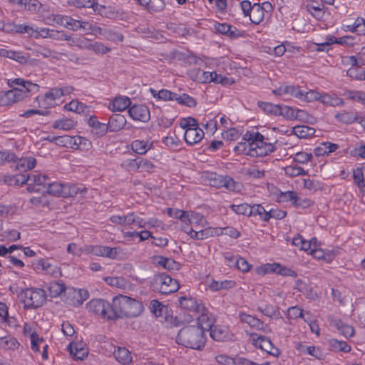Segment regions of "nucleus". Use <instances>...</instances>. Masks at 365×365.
Masks as SVG:
<instances>
[{
	"instance_id": "obj_55",
	"label": "nucleus",
	"mask_w": 365,
	"mask_h": 365,
	"mask_svg": "<svg viewBox=\"0 0 365 365\" xmlns=\"http://www.w3.org/2000/svg\"><path fill=\"white\" fill-rule=\"evenodd\" d=\"M279 267V263H267L257 267L256 272L259 274L264 275L269 273H276V268Z\"/></svg>"
},
{
	"instance_id": "obj_60",
	"label": "nucleus",
	"mask_w": 365,
	"mask_h": 365,
	"mask_svg": "<svg viewBox=\"0 0 365 365\" xmlns=\"http://www.w3.org/2000/svg\"><path fill=\"white\" fill-rule=\"evenodd\" d=\"M307 11L315 18L319 19L323 15L324 12L322 8L317 2H312L307 6Z\"/></svg>"
},
{
	"instance_id": "obj_42",
	"label": "nucleus",
	"mask_w": 365,
	"mask_h": 365,
	"mask_svg": "<svg viewBox=\"0 0 365 365\" xmlns=\"http://www.w3.org/2000/svg\"><path fill=\"white\" fill-rule=\"evenodd\" d=\"M334 324L340 333L346 338H350L354 336V329L351 326L344 324L340 319L336 320Z\"/></svg>"
},
{
	"instance_id": "obj_12",
	"label": "nucleus",
	"mask_w": 365,
	"mask_h": 365,
	"mask_svg": "<svg viewBox=\"0 0 365 365\" xmlns=\"http://www.w3.org/2000/svg\"><path fill=\"white\" fill-rule=\"evenodd\" d=\"M0 56L12 59L20 64H26L28 63L29 56L24 54L21 51H16L9 49L8 47L0 48Z\"/></svg>"
},
{
	"instance_id": "obj_48",
	"label": "nucleus",
	"mask_w": 365,
	"mask_h": 365,
	"mask_svg": "<svg viewBox=\"0 0 365 365\" xmlns=\"http://www.w3.org/2000/svg\"><path fill=\"white\" fill-rule=\"evenodd\" d=\"M88 50H91L96 54H105L111 51V48L103 43L91 40Z\"/></svg>"
},
{
	"instance_id": "obj_18",
	"label": "nucleus",
	"mask_w": 365,
	"mask_h": 365,
	"mask_svg": "<svg viewBox=\"0 0 365 365\" xmlns=\"http://www.w3.org/2000/svg\"><path fill=\"white\" fill-rule=\"evenodd\" d=\"M279 202H292L295 207H304L306 201L298 197L294 191L282 192L278 196Z\"/></svg>"
},
{
	"instance_id": "obj_43",
	"label": "nucleus",
	"mask_w": 365,
	"mask_h": 365,
	"mask_svg": "<svg viewBox=\"0 0 365 365\" xmlns=\"http://www.w3.org/2000/svg\"><path fill=\"white\" fill-rule=\"evenodd\" d=\"M175 101L182 106L189 108L195 107L197 105L195 99L187 93H182L181 95L177 93Z\"/></svg>"
},
{
	"instance_id": "obj_64",
	"label": "nucleus",
	"mask_w": 365,
	"mask_h": 365,
	"mask_svg": "<svg viewBox=\"0 0 365 365\" xmlns=\"http://www.w3.org/2000/svg\"><path fill=\"white\" fill-rule=\"evenodd\" d=\"M17 160L16 155L11 151H0V165L5 163L16 162Z\"/></svg>"
},
{
	"instance_id": "obj_11",
	"label": "nucleus",
	"mask_w": 365,
	"mask_h": 365,
	"mask_svg": "<svg viewBox=\"0 0 365 365\" xmlns=\"http://www.w3.org/2000/svg\"><path fill=\"white\" fill-rule=\"evenodd\" d=\"M34 37L38 38H50L57 41H66L67 34L63 31H59L54 29H50L48 28H41L36 29V33Z\"/></svg>"
},
{
	"instance_id": "obj_28",
	"label": "nucleus",
	"mask_w": 365,
	"mask_h": 365,
	"mask_svg": "<svg viewBox=\"0 0 365 365\" xmlns=\"http://www.w3.org/2000/svg\"><path fill=\"white\" fill-rule=\"evenodd\" d=\"M47 185L48 187L46 192L48 194L52 195L53 196H61L66 197V185H63L62 183L56 182H48Z\"/></svg>"
},
{
	"instance_id": "obj_34",
	"label": "nucleus",
	"mask_w": 365,
	"mask_h": 365,
	"mask_svg": "<svg viewBox=\"0 0 365 365\" xmlns=\"http://www.w3.org/2000/svg\"><path fill=\"white\" fill-rule=\"evenodd\" d=\"M239 318L241 322L247 323L250 327L257 329H262L264 325L263 322L260 319L245 313H240Z\"/></svg>"
},
{
	"instance_id": "obj_47",
	"label": "nucleus",
	"mask_w": 365,
	"mask_h": 365,
	"mask_svg": "<svg viewBox=\"0 0 365 365\" xmlns=\"http://www.w3.org/2000/svg\"><path fill=\"white\" fill-rule=\"evenodd\" d=\"M364 170H365V166L357 168L353 170L354 182L359 189L365 187Z\"/></svg>"
},
{
	"instance_id": "obj_39",
	"label": "nucleus",
	"mask_w": 365,
	"mask_h": 365,
	"mask_svg": "<svg viewBox=\"0 0 365 365\" xmlns=\"http://www.w3.org/2000/svg\"><path fill=\"white\" fill-rule=\"evenodd\" d=\"M235 282L233 280L216 281L212 280L210 284L211 290L217 292L221 289H229L235 286Z\"/></svg>"
},
{
	"instance_id": "obj_10",
	"label": "nucleus",
	"mask_w": 365,
	"mask_h": 365,
	"mask_svg": "<svg viewBox=\"0 0 365 365\" xmlns=\"http://www.w3.org/2000/svg\"><path fill=\"white\" fill-rule=\"evenodd\" d=\"M178 302L180 307L186 310L194 312L196 314H200L205 310V306L201 302L192 297H181L179 298Z\"/></svg>"
},
{
	"instance_id": "obj_1",
	"label": "nucleus",
	"mask_w": 365,
	"mask_h": 365,
	"mask_svg": "<svg viewBox=\"0 0 365 365\" xmlns=\"http://www.w3.org/2000/svg\"><path fill=\"white\" fill-rule=\"evenodd\" d=\"M143 310V304L129 297L119 294L113 299V309L110 319L115 320L118 318L136 317Z\"/></svg>"
},
{
	"instance_id": "obj_23",
	"label": "nucleus",
	"mask_w": 365,
	"mask_h": 365,
	"mask_svg": "<svg viewBox=\"0 0 365 365\" xmlns=\"http://www.w3.org/2000/svg\"><path fill=\"white\" fill-rule=\"evenodd\" d=\"M131 104L130 99L127 96H118L115 97L109 108L112 111H123L127 109Z\"/></svg>"
},
{
	"instance_id": "obj_20",
	"label": "nucleus",
	"mask_w": 365,
	"mask_h": 365,
	"mask_svg": "<svg viewBox=\"0 0 365 365\" xmlns=\"http://www.w3.org/2000/svg\"><path fill=\"white\" fill-rule=\"evenodd\" d=\"M176 212L180 213L178 217L182 222H189L190 225H197L202 220V215L195 212H186L182 210H177Z\"/></svg>"
},
{
	"instance_id": "obj_38",
	"label": "nucleus",
	"mask_w": 365,
	"mask_h": 365,
	"mask_svg": "<svg viewBox=\"0 0 365 365\" xmlns=\"http://www.w3.org/2000/svg\"><path fill=\"white\" fill-rule=\"evenodd\" d=\"M77 125V122L71 118H61L56 120L53 124L55 129H61L65 130H71Z\"/></svg>"
},
{
	"instance_id": "obj_30",
	"label": "nucleus",
	"mask_w": 365,
	"mask_h": 365,
	"mask_svg": "<svg viewBox=\"0 0 365 365\" xmlns=\"http://www.w3.org/2000/svg\"><path fill=\"white\" fill-rule=\"evenodd\" d=\"M315 133L314 128L307 125H296L292 128V133L299 138H307L313 136Z\"/></svg>"
},
{
	"instance_id": "obj_21",
	"label": "nucleus",
	"mask_w": 365,
	"mask_h": 365,
	"mask_svg": "<svg viewBox=\"0 0 365 365\" xmlns=\"http://www.w3.org/2000/svg\"><path fill=\"white\" fill-rule=\"evenodd\" d=\"M72 4L78 8H91L93 11L101 14L106 7L98 4L97 0H71Z\"/></svg>"
},
{
	"instance_id": "obj_63",
	"label": "nucleus",
	"mask_w": 365,
	"mask_h": 365,
	"mask_svg": "<svg viewBox=\"0 0 365 365\" xmlns=\"http://www.w3.org/2000/svg\"><path fill=\"white\" fill-rule=\"evenodd\" d=\"M322 95L323 94H321L320 93L314 90H310L309 91L306 93L303 91V98H302V101L306 102H312L314 101H321Z\"/></svg>"
},
{
	"instance_id": "obj_31",
	"label": "nucleus",
	"mask_w": 365,
	"mask_h": 365,
	"mask_svg": "<svg viewBox=\"0 0 365 365\" xmlns=\"http://www.w3.org/2000/svg\"><path fill=\"white\" fill-rule=\"evenodd\" d=\"M153 146V143L145 140H135L131 143L132 150L139 154L144 155L148 150H149Z\"/></svg>"
},
{
	"instance_id": "obj_40",
	"label": "nucleus",
	"mask_w": 365,
	"mask_h": 365,
	"mask_svg": "<svg viewBox=\"0 0 365 365\" xmlns=\"http://www.w3.org/2000/svg\"><path fill=\"white\" fill-rule=\"evenodd\" d=\"M257 105L264 113L278 116L280 105L264 101H258Z\"/></svg>"
},
{
	"instance_id": "obj_2",
	"label": "nucleus",
	"mask_w": 365,
	"mask_h": 365,
	"mask_svg": "<svg viewBox=\"0 0 365 365\" xmlns=\"http://www.w3.org/2000/svg\"><path fill=\"white\" fill-rule=\"evenodd\" d=\"M243 140L252 146L254 151L250 153L251 157H264L276 150L277 139H271L254 130H247L242 137Z\"/></svg>"
},
{
	"instance_id": "obj_5",
	"label": "nucleus",
	"mask_w": 365,
	"mask_h": 365,
	"mask_svg": "<svg viewBox=\"0 0 365 365\" xmlns=\"http://www.w3.org/2000/svg\"><path fill=\"white\" fill-rule=\"evenodd\" d=\"M150 287L155 292L168 295L177 292L180 289V284L170 276L161 273L154 276Z\"/></svg>"
},
{
	"instance_id": "obj_35",
	"label": "nucleus",
	"mask_w": 365,
	"mask_h": 365,
	"mask_svg": "<svg viewBox=\"0 0 365 365\" xmlns=\"http://www.w3.org/2000/svg\"><path fill=\"white\" fill-rule=\"evenodd\" d=\"M66 41L69 42L70 46H77L80 49H88L91 40L86 37H72L67 35Z\"/></svg>"
},
{
	"instance_id": "obj_32",
	"label": "nucleus",
	"mask_w": 365,
	"mask_h": 365,
	"mask_svg": "<svg viewBox=\"0 0 365 365\" xmlns=\"http://www.w3.org/2000/svg\"><path fill=\"white\" fill-rule=\"evenodd\" d=\"M248 16L252 23L259 24L264 19V14L262 11V8L259 4L255 3L253 8Z\"/></svg>"
},
{
	"instance_id": "obj_50",
	"label": "nucleus",
	"mask_w": 365,
	"mask_h": 365,
	"mask_svg": "<svg viewBox=\"0 0 365 365\" xmlns=\"http://www.w3.org/2000/svg\"><path fill=\"white\" fill-rule=\"evenodd\" d=\"M284 172L287 175H289L290 177H297L299 175L304 176L308 174V172L307 170H304V168L296 165L287 166L284 168Z\"/></svg>"
},
{
	"instance_id": "obj_7",
	"label": "nucleus",
	"mask_w": 365,
	"mask_h": 365,
	"mask_svg": "<svg viewBox=\"0 0 365 365\" xmlns=\"http://www.w3.org/2000/svg\"><path fill=\"white\" fill-rule=\"evenodd\" d=\"M88 309L95 313L102 316L104 319H110V315L113 309V303L110 304L107 301L102 299H94L87 304Z\"/></svg>"
},
{
	"instance_id": "obj_51",
	"label": "nucleus",
	"mask_w": 365,
	"mask_h": 365,
	"mask_svg": "<svg viewBox=\"0 0 365 365\" xmlns=\"http://www.w3.org/2000/svg\"><path fill=\"white\" fill-rule=\"evenodd\" d=\"M267 211L262 205L255 204L252 206L251 216L258 215L260 220L267 222V217H269Z\"/></svg>"
},
{
	"instance_id": "obj_45",
	"label": "nucleus",
	"mask_w": 365,
	"mask_h": 365,
	"mask_svg": "<svg viewBox=\"0 0 365 365\" xmlns=\"http://www.w3.org/2000/svg\"><path fill=\"white\" fill-rule=\"evenodd\" d=\"M31 180V177L29 175H15L13 176L8 177L5 179V182L9 185H23L26 184L29 180Z\"/></svg>"
},
{
	"instance_id": "obj_41",
	"label": "nucleus",
	"mask_w": 365,
	"mask_h": 365,
	"mask_svg": "<svg viewBox=\"0 0 365 365\" xmlns=\"http://www.w3.org/2000/svg\"><path fill=\"white\" fill-rule=\"evenodd\" d=\"M329 345L333 350L336 351L348 353L351 351V346L344 341L331 339L329 341Z\"/></svg>"
},
{
	"instance_id": "obj_14",
	"label": "nucleus",
	"mask_w": 365,
	"mask_h": 365,
	"mask_svg": "<svg viewBox=\"0 0 365 365\" xmlns=\"http://www.w3.org/2000/svg\"><path fill=\"white\" fill-rule=\"evenodd\" d=\"M203 137L204 132L198 126L187 128L184 135L185 142L190 145L199 143Z\"/></svg>"
},
{
	"instance_id": "obj_57",
	"label": "nucleus",
	"mask_w": 365,
	"mask_h": 365,
	"mask_svg": "<svg viewBox=\"0 0 365 365\" xmlns=\"http://www.w3.org/2000/svg\"><path fill=\"white\" fill-rule=\"evenodd\" d=\"M163 309H167L161 302H160L157 299H153L150 302V312L155 317H160L163 314Z\"/></svg>"
},
{
	"instance_id": "obj_25",
	"label": "nucleus",
	"mask_w": 365,
	"mask_h": 365,
	"mask_svg": "<svg viewBox=\"0 0 365 365\" xmlns=\"http://www.w3.org/2000/svg\"><path fill=\"white\" fill-rule=\"evenodd\" d=\"M15 168L19 171H27L33 169L36 165V160L32 156L21 158L16 160Z\"/></svg>"
},
{
	"instance_id": "obj_58",
	"label": "nucleus",
	"mask_w": 365,
	"mask_h": 365,
	"mask_svg": "<svg viewBox=\"0 0 365 365\" xmlns=\"http://www.w3.org/2000/svg\"><path fill=\"white\" fill-rule=\"evenodd\" d=\"M258 310L264 315L269 317H273L279 314V309L271 304H265L263 307H259Z\"/></svg>"
},
{
	"instance_id": "obj_6",
	"label": "nucleus",
	"mask_w": 365,
	"mask_h": 365,
	"mask_svg": "<svg viewBox=\"0 0 365 365\" xmlns=\"http://www.w3.org/2000/svg\"><path fill=\"white\" fill-rule=\"evenodd\" d=\"M89 297V293L84 289L67 287L65 292V302L73 307H79Z\"/></svg>"
},
{
	"instance_id": "obj_22",
	"label": "nucleus",
	"mask_w": 365,
	"mask_h": 365,
	"mask_svg": "<svg viewBox=\"0 0 365 365\" xmlns=\"http://www.w3.org/2000/svg\"><path fill=\"white\" fill-rule=\"evenodd\" d=\"M36 91H38V90H30V88H20L15 87V88L8 91V96L10 98L12 103H15L27 97L29 93Z\"/></svg>"
},
{
	"instance_id": "obj_9",
	"label": "nucleus",
	"mask_w": 365,
	"mask_h": 365,
	"mask_svg": "<svg viewBox=\"0 0 365 365\" xmlns=\"http://www.w3.org/2000/svg\"><path fill=\"white\" fill-rule=\"evenodd\" d=\"M252 341L253 345L259 349H261L263 351H267L272 355H277L279 354V350L275 349L276 353L272 352V350L274 348V346L271 341V340L265 336H258L257 334H251Z\"/></svg>"
},
{
	"instance_id": "obj_49",
	"label": "nucleus",
	"mask_w": 365,
	"mask_h": 365,
	"mask_svg": "<svg viewBox=\"0 0 365 365\" xmlns=\"http://www.w3.org/2000/svg\"><path fill=\"white\" fill-rule=\"evenodd\" d=\"M19 344L16 339L10 336L0 338V347L9 349H17Z\"/></svg>"
},
{
	"instance_id": "obj_54",
	"label": "nucleus",
	"mask_w": 365,
	"mask_h": 365,
	"mask_svg": "<svg viewBox=\"0 0 365 365\" xmlns=\"http://www.w3.org/2000/svg\"><path fill=\"white\" fill-rule=\"evenodd\" d=\"M86 192V188L81 186H77L76 185H66V197L68 196L70 197H75L76 195H83Z\"/></svg>"
},
{
	"instance_id": "obj_59",
	"label": "nucleus",
	"mask_w": 365,
	"mask_h": 365,
	"mask_svg": "<svg viewBox=\"0 0 365 365\" xmlns=\"http://www.w3.org/2000/svg\"><path fill=\"white\" fill-rule=\"evenodd\" d=\"M82 24H84L83 21L74 19L68 16V19L65 21L63 26L72 31H78L84 27Z\"/></svg>"
},
{
	"instance_id": "obj_16",
	"label": "nucleus",
	"mask_w": 365,
	"mask_h": 365,
	"mask_svg": "<svg viewBox=\"0 0 365 365\" xmlns=\"http://www.w3.org/2000/svg\"><path fill=\"white\" fill-rule=\"evenodd\" d=\"M126 124V119L121 114H113L107 123L108 130L111 132H117L124 128Z\"/></svg>"
},
{
	"instance_id": "obj_33",
	"label": "nucleus",
	"mask_w": 365,
	"mask_h": 365,
	"mask_svg": "<svg viewBox=\"0 0 365 365\" xmlns=\"http://www.w3.org/2000/svg\"><path fill=\"white\" fill-rule=\"evenodd\" d=\"M67 287L61 282H51L48 284V289L51 297L60 296L63 292H66Z\"/></svg>"
},
{
	"instance_id": "obj_15",
	"label": "nucleus",
	"mask_w": 365,
	"mask_h": 365,
	"mask_svg": "<svg viewBox=\"0 0 365 365\" xmlns=\"http://www.w3.org/2000/svg\"><path fill=\"white\" fill-rule=\"evenodd\" d=\"M189 76L194 81L200 83H209L215 81L212 72H206L200 68H194L189 71Z\"/></svg>"
},
{
	"instance_id": "obj_29",
	"label": "nucleus",
	"mask_w": 365,
	"mask_h": 365,
	"mask_svg": "<svg viewBox=\"0 0 365 365\" xmlns=\"http://www.w3.org/2000/svg\"><path fill=\"white\" fill-rule=\"evenodd\" d=\"M8 85L13 88L19 87L20 88H30V90H38V86L30 81H25L24 78H18L14 79H9Z\"/></svg>"
},
{
	"instance_id": "obj_17",
	"label": "nucleus",
	"mask_w": 365,
	"mask_h": 365,
	"mask_svg": "<svg viewBox=\"0 0 365 365\" xmlns=\"http://www.w3.org/2000/svg\"><path fill=\"white\" fill-rule=\"evenodd\" d=\"M70 354L76 359L83 360L88 356V349L82 343L71 342L68 346Z\"/></svg>"
},
{
	"instance_id": "obj_3",
	"label": "nucleus",
	"mask_w": 365,
	"mask_h": 365,
	"mask_svg": "<svg viewBox=\"0 0 365 365\" xmlns=\"http://www.w3.org/2000/svg\"><path fill=\"white\" fill-rule=\"evenodd\" d=\"M176 343L186 348L202 350L206 343L205 333L200 327L185 326L179 330Z\"/></svg>"
},
{
	"instance_id": "obj_46",
	"label": "nucleus",
	"mask_w": 365,
	"mask_h": 365,
	"mask_svg": "<svg viewBox=\"0 0 365 365\" xmlns=\"http://www.w3.org/2000/svg\"><path fill=\"white\" fill-rule=\"evenodd\" d=\"M103 38L115 43L121 42L124 39L123 35L121 33L108 28L106 29Z\"/></svg>"
},
{
	"instance_id": "obj_52",
	"label": "nucleus",
	"mask_w": 365,
	"mask_h": 365,
	"mask_svg": "<svg viewBox=\"0 0 365 365\" xmlns=\"http://www.w3.org/2000/svg\"><path fill=\"white\" fill-rule=\"evenodd\" d=\"M230 207L232 211L238 215H243L248 217L251 216L252 206L247 203H242L240 205H232Z\"/></svg>"
},
{
	"instance_id": "obj_56",
	"label": "nucleus",
	"mask_w": 365,
	"mask_h": 365,
	"mask_svg": "<svg viewBox=\"0 0 365 365\" xmlns=\"http://www.w3.org/2000/svg\"><path fill=\"white\" fill-rule=\"evenodd\" d=\"M252 146H250L249 143L245 140V142L238 143L237 145L234 148L235 153L238 154H245L250 155V153L254 151Z\"/></svg>"
},
{
	"instance_id": "obj_37",
	"label": "nucleus",
	"mask_w": 365,
	"mask_h": 365,
	"mask_svg": "<svg viewBox=\"0 0 365 365\" xmlns=\"http://www.w3.org/2000/svg\"><path fill=\"white\" fill-rule=\"evenodd\" d=\"M91 147V142L86 138L76 135L73 136L72 149L88 150Z\"/></svg>"
},
{
	"instance_id": "obj_36",
	"label": "nucleus",
	"mask_w": 365,
	"mask_h": 365,
	"mask_svg": "<svg viewBox=\"0 0 365 365\" xmlns=\"http://www.w3.org/2000/svg\"><path fill=\"white\" fill-rule=\"evenodd\" d=\"M321 103L326 106H341L344 105V100L339 98L335 94L324 93L322 95Z\"/></svg>"
},
{
	"instance_id": "obj_4",
	"label": "nucleus",
	"mask_w": 365,
	"mask_h": 365,
	"mask_svg": "<svg viewBox=\"0 0 365 365\" xmlns=\"http://www.w3.org/2000/svg\"><path fill=\"white\" fill-rule=\"evenodd\" d=\"M18 297L26 309H36L43 306L46 299L43 289L39 288H27L18 294Z\"/></svg>"
},
{
	"instance_id": "obj_8",
	"label": "nucleus",
	"mask_w": 365,
	"mask_h": 365,
	"mask_svg": "<svg viewBox=\"0 0 365 365\" xmlns=\"http://www.w3.org/2000/svg\"><path fill=\"white\" fill-rule=\"evenodd\" d=\"M128 112L134 120L146 123L150 119V110L145 105H134L129 108Z\"/></svg>"
},
{
	"instance_id": "obj_27",
	"label": "nucleus",
	"mask_w": 365,
	"mask_h": 365,
	"mask_svg": "<svg viewBox=\"0 0 365 365\" xmlns=\"http://www.w3.org/2000/svg\"><path fill=\"white\" fill-rule=\"evenodd\" d=\"M113 356L123 365L129 364L132 361L130 351L125 347H118L113 351Z\"/></svg>"
},
{
	"instance_id": "obj_44",
	"label": "nucleus",
	"mask_w": 365,
	"mask_h": 365,
	"mask_svg": "<svg viewBox=\"0 0 365 365\" xmlns=\"http://www.w3.org/2000/svg\"><path fill=\"white\" fill-rule=\"evenodd\" d=\"M335 118L341 123L351 124L357 120V114L353 112L344 111L336 113Z\"/></svg>"
},
{
	"instance_id": "obj_19",
	"label": "nucleus",
	"mask_w": 365,
	"mask_h": 365,
	"mask_svg": "<svg viewBox=\"0 0 365 365\" xmlns=\"http://www.w3.org/2000/svg\"><path fill=\"white\" fill-rule=\"evenodd\" d=\"M153 261L155 264L168 270H178L180 269V264L172 258L158 255L154 256Z\"/></svg>"
},
{
	"instance_id": "obj_53",
	"label": "nucleus",
	"mask_w": 365,
	"mask_h": 365,
	"mask_svg": "<svg viewBox=\"0 0 365 365\" xmlns=\"http://www.w3.org/2000/svg\"><path fill=\"white\" fill-rule=\"evenodd\" d=\"M210 336L215 341H223L227 336V331L218 326H214L210 330Z\"/></svg>"
},
{
	"instance_id": "obj_62",
	"label": "nucleus",
	"mask_w": 365,
	"mask_h": 365,
	"mask_svg": "<svg viewBox=\"0 0 365 365\" xmlns=\"http://www.w3.org/2000/svg\"><path fill=\"white\" fill-rule=\"evenodd\" d=\"M190 236L194 240H204L210 236V230H194L192 227L190 229Z\"/></svg>"
},
{
	"instance_id": "obj_26",
	"label": "nucleus",
	"mask_w": 365,
	"mask_h": 365,
	"mask_svg": "<svg viewBox=\"0 0 365 365\" xmlns=\"http://www.w3.org/2000/svg\"><path fill=\"white\" fill-rule=\"evenodd\" d=\"M302 113V110H295L293 108L289 107L288 106L282 105L279 106L278 116L282 115L287 120H293L298 118V117L299 116V113Z\"/></svg>"
},
{
	"instance_id": "obj_24",
	"label": "nucleus",
	"mask_w": 365,
	"mask_h": 365,
	"mask_svg": "<svg viewBox=\"0 0 365 365\" xmlns=\"http://www.w3.org/2000/svg\"><path fill=\"white\" fill-rule=\"evenodd\" d=\"M88 124L98 136H103L108 131L107 123L99 122L95 115L90 116Z\"/></svg>"
},
{
	"instance_id": "obj_13",
	"label": "nucleus",
	"mask_w": 365,
	"mask_h": 365,
	"mask_svg": "<svg viewBox=\"0 0 365 365\" xmlns=\"http://www.w3.org/2000/svg\"><path fill=\"white\" fill-rule=\"evenodd\" d=\"M199 314L200 315L197 317V325L196 327H200L204 332L210 331L214 327L215 319L211 314L207 312L205 307V310L200 312Z\"/></svg>"
},
{
	"instance_id": "obj_61",
	"label": "nucleus",
	"mask_w": 365,
	"mask_h": 365,
	"mask_svg": "<svg viewBox=\"0 0 365 365\" xmlns=\"http://www.w3.org/2000/svg\"><path fill=\"white\" fill-rule=\"evenodd\" d=\"M55 140V143L58 145L72 148L73 136L62 135L53 138Z\"/></svg>"
}]
</instances>
